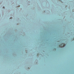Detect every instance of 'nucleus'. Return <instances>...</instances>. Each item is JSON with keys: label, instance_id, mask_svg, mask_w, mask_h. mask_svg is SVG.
<instances>
[{"label": "nucleus", "instance_id": "nucleus-1", "mask_svg": "<svg viewBox=\"0 0 74 74\" xmlns=\"http://www.w3.org/2000/svg\"><path fill=\"white\" fill-rule=\"evenodd\" d=\"M66 45L62 43L61 45H60L59 47H60V48H62V47H64Z\"/></svg>", "mask_w": 74, "mask_h": 74}, {"label": "nucleus", "instance_id": "nucleus-2", "mask_svg": "<svg viewBox=\"0 0 74 74\" xmlns=\"http://www.w3.org/2000/svg\"><path fill=\"white\" fill-rule=\"evenodd\" d=\"M4 8H5L4 7H3V8L4 9Z\"/></svg>", "mask_w": 74, "mask_h": 74}, {"label": "nucleus", "instance_id": "nucleus-3", "mask_svg": "<svg viewBox=\"0 0 74 74\" xmlns=\"http://www.w3.org/2000/svg\"><path fill=\"white\" fill-rule=\"evenodd\" d=\"M10 19H12V17H11Z\"/></svg>", "mask_w": 74, "mask_h": 74}, {"label": "nucleus", "instance_id": "nucleus-4", "mask_svg": "<svg viewBox=\"0 0 74 74\" xmlns=\"http://www.w3.org/2000/svg\"><path fill=\"white\" fill-rule=\"evenodd\" d=\"M55 49V50H56V49Z\"/></svg>", "mask_w": 74, "mask_h": 74}]
</instances>
